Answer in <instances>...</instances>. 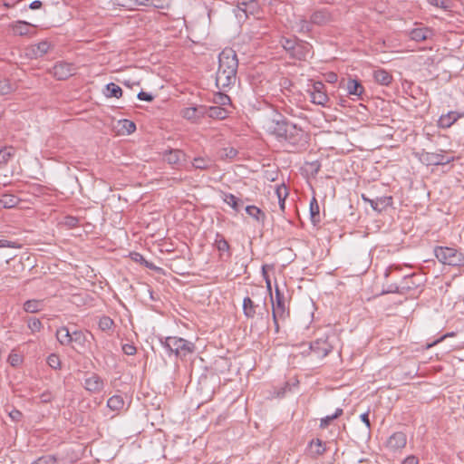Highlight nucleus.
<instances>
[{"label": "nucleus", "instance_id": "nucleus-1", "mask_svg": "<svg viewBox=\"0 0 464 464\" xmlns=\"http://www.w3.org/2000/svg\"><path fill=\"white\" fill-rule=\"evenodd\" d=\"M264 128L268 134L274 136L278 141L286 142L293 147L298 146L305 136L301 128L288 121L281 114L268 119Z\"/></svg>", "mask_w": 464, "mask_h": 464}, {"label": "nucleus", "instance_id": "nucleus-2", "mask_svg": "<svg viewBox=\"0 0 464 464\" xmlns=\"http://www.w3.org/2000/svg\"><path fill=\"white\" fill-rule=\"evenodd\" d=\"M238 60L237 53L225 48L218 55V69L216 73V84L219 89L228 88L236 83Z\"/></svg>", "mask_w": 464, "mask_h": 464}, {"label": "nucleus", "instance_id": "nucleus-3", "mask_svg": "<svg viewBox=\"0 0 464 464\" xmlns=\"http://www.w3.org/2000/svg\"><path fill=\"white\" fill-rule=\"evenodd\" d=\"M161 345L169 352L178 357H186L194 353L195 344L192 342L177 336H169L160 340Z\"/></svg>", "mask_w": 464, "mask_h": 464}, {"label": "nucleus", "instance_id": "nucleus-4", "mask_svg": "<svg viewBox=\"0 0 464 464\" xmlns=\"http://www.w3.org/2000/svg\"><path fill=\"white\" fill-rule=\"evenodd\" d=\"M434 255L444 265L452 266L464 265L463 254L453 247L436 246L434 248Z\"/></svg>", "mask_w": 464, "mask_h": 464}, {"label": "nucleus", "instance_id": "nucleus-5", "mask_svg": "<svg viewBox=\"0 0 464 464\" xmlns=\"http://www.w3.org/2000/svg\"><path fill=\"white\" fill-rule=\"evenodd\" d=\"M267 285L272 301V315L275 324V331L276 333H279V322H284L287 317H289V310L285 308V301L274 302L269 281H267Z\"/></svg>", "mask_w": 464, "mask_h": 464}, {"label": "nucleus", "instance_id": "nucleus-6", "mask_svg": "<svg viewBox=\"0 0 464 464\" xmlns=\"http://www.w3.org/2000/svg\"><path fill=\"white\" fill-rule=\"evenodd\" d=\"M423 276L420 274L412 273L404 276L401 281V294H411L418 291L423 285Z\"/></svg>", "mask_w": 464, "mask_h": 464}, {"label": "nucleus", "instance_id": "nucleus-7", "mask_svg": "<svg viewBox=\"0 0 464 464\" xmlns=\"http://www.w3.org/2000/svg\"><path fill=\"white\" fill-rule=\"evenodd\" d=\"M310 349L314 354L317 355V357L324 358L333 351L334 345L330 340V337L324 336L312 342L310 344Z\"/></svg>", "mask_w": 464, "mask_h": 464}, {"label": "nucleus", "instance_id": "nucleus-8", "mask_svg": "<svg viewBox=\"0 0 464 464\" xmlns=\"http://www.w3.org/2000/svg\"><path fill=\"white\" fill-rule=\"evenodd\" d=\"M325 85L322 82H314L312 88L307 90L311 102L317 105L325 106L329 98L325 92Z\"/></svg>", "mask_w": 464, "mask_h": 464}, {"label": "nucleus", "instance_id": "nucleus-9", "mask_svg": "<svg viewBox=\"0 0 464 464\" xmlns=\"http://www.w3.org/2000/svg\"><path fill=\"white\" fill-rule=\"evenodd\" d=\"M76 67L72 63L58 62L51 69L50 72L59 81L66 80L75 73Z\"/></svg>", "mask_w": 464, "mask_h": 464}, {"label": "nucleus", "instance_id": "nucleus-10", "mask_svg": "<svg viewBox=\"0 0 464 464\" xmlns=\"http://www.w3.org/2000/svg\"><path fill=\"white\" fill-rule=\"evenodd\" d=\"M243 314L246 318L253 319L257 314H268V310L266 303H264L263 308H260L259 305L256 304L249 296H246L243 299Z\"/></svg>", "mask_w": 464, "mask_h": 464}, {"label": "nucleus", "instance_id": "nucleus-11", "mask_svg": "<svg viewBox=\"0 0 464 464\" xmlns=\"http://www.w3.org/2000/svg\"><path fill=\"white\" fill-rule=\"evenodd\" d=\"M422 160L427 165H447L454 160V157L445 155L443 150L440 152H424L422 153Z\"/></svg>", "mask_w": 464, "mask_h": 464}, {"label": "nucleus", "instance_id": "nucleus-12", "mask_svg": "<svg viewBox=\"0 0 464 464\" xmlns=\"http://www.w3.org/2000/svg\"><path fill=\"white\" fill-rule=\"evenodd\" d=\"M206 106L197 105L182 109L180 111V115L184 119L196 123L206 116Z\"/></svg>", "mask_w": 464, "mask_h": 464}, {"label": "nucleus", "instance_id": "nucleus-13", "mask_svg": "<svg viewBox=\"0 0 464 464\" xmlns=\"http://www.w3.org/2000/svg\"><path fill=\"white\" fill-rule=\"evenodd\" d=\"M84 389L91 393H99L104 387L103 380L96 373H91L84 378Z\"/></svg>", "mask_w": 464, "mask_h": 464}, {"label": "nucleus", "instance_id": "nucleus-14", "mask_svg": "<svg viewBox=\"0 0 464 464\" xmlns=\"http://www.w3.org/2000/svg\"><path fill=\"white\" fill-rule=\"evenodd\" d=\"M407 443V437L403 432H394L386 441V448L391 451L403 449Z\"/></svg>", "mask_w": 464, "mask_h": 464}, {"label": "nucleus", "instance_id": "nucleus-15", "mask_svg": "<svg viewBox=\"0 0 464 464\" xmlns=\"http://www.w3.org/2000/svg\"><path fill=\"white\" fill-rule=\"evenodd\" d=\"M310 20L312 24L323 26L333 21V15L327 8H322L314 11L311 14Z\"/></svg>", "mask_w": 464, "mask_h": 464}, {"label": "nucleus", "instance_id": "nucleus-16", "mask_svg": "<svg viewBox=\"0 0 464 464\" xmlns=\"http://www.w3.org/2000/svg\"><path fill=\"white\" fill-rule=\"evenodd\" d=\"M312 50V45L304 41L298 40L290 56L299 61L306 60Z\"/></svg>", "mask_w": 464, "mask_h": 464}, {"label": "nucleus", "instance_id": "nucleus-17", "mask_svg": "<svg viewBox=\"0 0 464 464\" xmlns=\"http://www.w3.org/2000/svg\"><path fill=\"white\" fill-rule=\"evenodd\" d=\"M362 199L366 202H369L373 210L381 213L387 207L392 204V197H380L375 199H370L366 198L364 195L362 196Z\"/></svg>", "mask_w": 464, "mask_h": 464}, {"label": "nucleus", "instance_id": "nucleus-18", "mask_svg": "<svg viewBox=\"0 0 464 464\" xmlns=\"http://www.w3.org/2000/svg\"><path fill=\"white\" fill-rule=\"evenodd\" d=\"M257 10L258 5L256 0H251L249 3L243 2L238 5L236 15L238 19L247 18L249 14H255Z\"/></svg>", "mask_w": 464, "mask_h": 464}, {"label": "nucleus", "instance_id": "nucleus-19", "mask_svg": "<svg viewBox=\"0 0 464 464\" xmlns=\"http://www.w3.org/2000/svg\"><path fill=\"white\" fill-rule=\"evenodd\" d=\"M345 89L349 95L355 96L358 100H362L364 87L359 80L349 78L347 80Z\"/></svg>", "mask_w": 464, "mask_h": 464}, {"label": "nucleus", "instance_id": "nucleus-20", "mask_svg": "<svg viewBox=\"0 0 464 464\" xmlns=\"http://www.w3.org/2000/svg\"><path fill=\"white\" fill-rule=\"evenodd\" d=\"M10 26L13 30L14 34L20 35V36L29 34L30 28L34 27V25L31 24L30 23L25 22V21H21V20L16 21L15 23L12 24Z\"/></svg>", "mask_w": 464, "mask_h": 464}, {"label": "nucleus", "instance_id": "nucleus-21", "mask_svg": "<svg viewBox=\"0 0 464 464\" xmlns=\"http://www.w3.org/2000/svg\"><path fill=\"white\" fill-rule=\"evenodd\" d=\"M222 198L226 204L231 207L236 212H238L244 205L242 199L238 198L231 193H222Z\"/></svg>", "mask_w": 464, "mask_h": 464}, {"label": "nucleus", "instance_id": "nucleus-22", "mask_svg": "<svg viewBox=\"0 0 464 464\" xmlns=\"http://www.w3.org/2000/svg\"><path fill=\"white\" fill-rule=\"evenodd\" d=\"M171 0H141L140 7H153L155 9H169Z\"/></svg>", "mask_w": 464, "mask_h": 464}, {"label": "nucleus", "instance_id": "nucleus-23", "mask_svg": "<svg viewBox=\"0 0 464 464\" xmlns=\"http://www.w3.org/2000/svg\"><path fill=\"white\" fill-rule=\"evenodd\" d=\"M373 78L379 84L388 86L392 81V76L384 69H378L373 72Z\"/></svg>", "mask_w": 464, "mask_h": 464}, {"label": "nucleus", "instance_id": "nucleus-24", "mask_svg": "<svg viewBox=\"0 0 464 464\" xmlns=\"http://www.w3.org/2000/svg\"><path fill=\"white\" fill-rule=\"evenodd\" d=\"M459 117V114L457 111H450L445 115H441L438 121L439 126L443 129L450 128L455 121H457Z\"/></svg>", "mask_w": 464, "mask_h": 464}, {"label": "nucleus", "instance_id": "nucleus-25", "mask_svg": "<svg viewBox=\"0 0 464 464\" xmlns=\"http://www.w3.org/2000/svg\"><path fill=\"white\" fill-rule=\"evenodd\" d=\"M184 157L185 153L180 150H169L164 153V160L172 165L179 164Z\"/></svg>", "mask_w": 464, "mask_h": 464}, {"label": "nucleus", "instance_id": "nucleus-26", "mask_svg": "<svg viewBox=\"0 0 464 464\" xmlns=\"http://www.w3.org/2000/svg\"><path fill=\"white\" fill-rule=\"evenodd\" d=\"M213 164L214 162L209 157H196L192 161L193 168L200 170L209 169Z\"/></svg>", "mask_w": 464, "mask_h": 464}, {"label": "nucleus", "instance_id": "nucleus-27", "mask_svg": "<svg viewBox=\"0 0 464 464\" xmlns=\"http://www.w3.org/2000/svg\"><path fill=\"white\" fill-rule=\"evenodd\" d=\"M55 335L61 344L69 345L72 343V333L66 326L57 329Z\"/></svg>", "mask_w": 464, "mask_h": 464}, {"label": "nucleus", "instance_id": "nucleus-28", "mask_svg": "<svg viewBox=\"0 0 464 464\" xmlns=\"http://www.w3.org/2000/svg\"><path fill=\"white\" fill-rule=\"evenodd\" d=\"M141 0H111L113 5L127 10H138L140 7Z\"/></svg>", "mask_w": 464, "mask_h": 464}, {"label": "nucleus", "instance_id": "nucleus-29", "mask_svg": "<svg viewBox=\"0 0 464 464\" xmlns=\"http://www.w3.org/2000/svg\"><path fill=\"white\" fill-rule=\"evenodd\" d=\"M246 212L247 213V215L252 217L256 221L264 224L266 216L265 212L258 207L246 206Z\"/></svg>", "mask_w": 464, "mask_h": 464}, {"label": "nucleus", "instance_id": "nucleus-30", "mask_svg": "<svg viewBox=\"0 0 464 464\" xmlns=\"http://www.w3.org/2000/svg\"><path fill=\"white\" fill-rule=\"evenodd\" d=\"M206 116L213 119L223 120L227 116V111L219 106L206 107Z\"/></svg>", "mask_w": 464, "mask_h": 464}, {"label": "nucleus", "instance_id": "nucleus-31", "mask_svg": "<svg viewBox=\"0 0 464 464\" xmlns=\"http://www.w3.org/2000/svg\"><path fill=\"white\" fill-rule=\"evenodd\" d=\"M214 245L219 252H227V256H231L230 245L221 234L217 233Z\"/></svg>", "mask_w": 464, "mask_h": 464}, {"label": "nucleus", "instance_id": "nucleus-32", "mask_svg": "<svg viewBox=\"0 0 464 464\" xmlns=\"http://www.w3.org/2000/svg\"><path fill=\"white\" fill-rule=\"evenodd\" d=\"M43 308H44V301L43 300L31 299V300H27L24 304V310L26 313H31V314L37 313V312L43 310Z\"/></svg>", "mask_w": 464, "mask_h": 464}, {"label": "nucleus", "instance_id": "nucleus-33", "mask_svg": "<svg viewBox=\"0 0 464 464\" xmlns=\"http://www.w3.org/2000/svg\"><path fill=\"white\" fill-rule=\"evenodd\" d=\"M430 31L428 28H415L410 32V38L416 42H421L429 37Z\"/></svg>", "mask_w": 464, "mask_h": 464}, {"label": "nucleus", "instance_id": "nucleus-34", "mask_svg": "<svg viewBox=\"0 0 464 464\" xmlns=\"http://www.w3.org/2000/svg\"><path fill=\"white\" fill-rule=\"evenodd\" d=\"M105 89L106 91L104 92V95L107 98L114 97L119 99L122 96V89L114 82H110L106 84Z\"/></svg>", "mask_w": 464, "mask_h": 464}, {"label": "nucleus", "instance_id": "nucleus-35", "mask_svg": "<svg viewBox=\"0 0 464 464\" xmlns=\"http://www.w3.org/2000/svg\"><path fill=\"white\" fill-rule=\"evenodd\" d=\"M310 218L314 225L320 222V208L315 198H313L310 202Z\"/></svg>", "mask_w": 464, "mask_h": 464}, {"label": "nucleus", "instance_id": "nucleus-36", "mask_svg": "<svg viewBox=\"0 0 464 464\" xmlns=\"http://www.w3.org/2000/svg\"><path fill=\"white\" fill-rule=\"evenodd\" d=\"M15 150L14 147H5L0 149V166L6 165L14 156Z\"/></svg>", "mask_w": 464, "mask_h": 464}, {"label": "nucleus", "instance_id": "nucleus-37", "mask_svg": "<svg viewBox=\"0 0 464 464\" xmlns=\"http://www.w3.org/2000/svg\"><path fill=\"white\" fill-rule=\"evenodd\" d=\"M107 406L112 411H120L124 407V400L121 395H113L107 401Z\"/></svg>", "mask_w": 464, "mask_h": 464}, {"label": "nucleus", "instance_id": "nucleus-38", "mask_svg": "<svg viewBox=\"0 0 464 464\" xmlns=\"http://www.w3.org/2000/svg\"><path fill=\"white\" fill-rule=\"evenodd\" d=\"M19 202V198L12 194H4L0 198V203L5 208H14Z\"/></svg>", "mask_w": 464, "mask_h": 464}, {"label": "nucleus", "instance_id": "nucleus-39", "mask_svg": "<svg viewBox=\"0 0 464 464\" xmlns=\"http://www.w3.org/2000/svg\"><path fill=\"white\" fill-rule=\"evenodd\" d=\"M310 448L312 449L313 453L316 456L323 455L326 450L325 442L320 439L313 440L310 442Z\"/></svg>", "mask_w": 464, "mask_h": 464}, {"label": "nucleus", "instance_id": "nucleus-40", "mask_svg": "<svg viewBox=\"0 0 464 464\" xmlns=\"http://www.w3.org/2000/svg\"><path fill=\"white\" fill-rule=\"evenodd\" d=\"M51 47V44L47 41H42L33 46V53L34 56H43L45 54Z\"/></svg>", "mask_w": 464, "mask_h": 464}, {"label": "nucleus", "instance_id": "nucleus-41", "mask_svg": "<svg viewBox=\"0 0 464 464\" xmlns=\"http://www.w3.org/2000/svg\"><path fill=\"white\" fill-rule=\"evenodd\" d=\"M86 334L82 331H73L72 332V343H75L80 347H84L86 343Z\"/></svg>", "mask_w": 464, "mask_h": 464}, {"label": "nucleus", "instance_id": "nucleus-42", "mask_svg": "<svg viewBox=\"0 0 464 464\" xmlns=\"http://www.w3.org/2000/svg\"><path fill=\"white\" fill-rule=\"evenodd\" d=\"M312 25L311 20L300 19L295 23L296 31L304 34L310 33L312 31Z\"/></svg>", "mask_w": 464, "mask_h": 464}, {"label": "nucleus", "instance_id": "nucleus-43", "mask_svg": "<svg viewBox=\"0 0 464 464\" xmlns=\"http://www.w3.org/2000/svg\"><path fill=\"white\" fill-rule=\"evenodd\" d=\"M14 90V84L10 80L3 79L0 80V95H6L11 93Z\"/></svg>", "mask_w": 464, "mask_h": 464}, {"label": "nucleus", "instance_id": "nucleus-44", "mask_svg": "<svg viewBox=\"0 0 464 464\" xmlns=\"http://www.w3.org/2000/svg\"><path fill=\"white\" fill-rule=\"evenodd\" d=\"M276 195H277V199H278V203H279V207H280V209L282 211H285V198L288 195V193L286 192V188H276Z\"/></svg>", "mask_w": 464, "mask_h": 464}, {"label": "nucleus", "instance_id": "nucleus-45", "mask_svg": "<svg viewBox=\"0 0 464 464\" xmlns=\"http://www.w3.org/2000/svg\"><path fill=\"white\" fill-rule=\"evenodd\" d=\"M297 41L296 39H290V38H285L283 37L280 41V44L282 45V47L289 53V55L291 54V53L293 52L294 48H295V45L297 44Z\"/></svg>", "mask_w": 464, "mask_h": 464}, {"label": "nucleus", "instance_id": "nucleus-46", "mask_svg": "<svg viewBox=\"0 0 464 464\" xmlns=\"http://www.w3.org/2000/svg\"><path fill=\"white\" fill-rule=\"evenodd\" d=\"M57 459L54 455H44L34 461L32 462V464H56Z\"/></svg>", "mask_w": 464, "mask_h": 464}, {"label": "nucleus", "instance_id": "nucleus-47", "mask_svg": "<svg viewBox=\"0 0 464 464\" xmlns=\"http://www.w3.org/2000/svg\"><path fill=\"white\" fill-rule=\"evenodd\" d=\"M113 324H114L113 320L111 318H110L109 316H102L99 320V328L102 331L110 330Z\"/></svg>", "mask_w": 464, "mask_h": 464}, {"label": "nucleus", "instance_id": "nucleus-48", "mask_svg": "<svg viewBox=\"0 0 464 464\" xmlns=\"http://www.w3.org/2000/svg\"><path fill=\"white\" fill-rule=\"evenodd\" d=\"M306 170L312 175L315 176L319 172L321 169V163L318 160H314L311 162H306Z\"/></svg>", "mask_w": 464, "mask_h": 464}, {"label": "nucleus", "instance_id": "nucleus-49", "mask_svg": "<svg viewBox=\"0 0 464 464\" xmlns=\"http://www.w3.org/2000/svg\"><path fill=\"white\" fill-rule=\"evenodd\" d=\"M47 363L51 368L54 370L61 368V360L55 353H52L47 357Z\"/></svg>", "mask_w": 464, "mask_h": 464}, {"label": "nucleus", "instance_id": "nucleus-50", "mask_svg": "<svg viewBox=\"0 0 464 464\" xmlns=\"http://www.w3.org/2000/svg\"><path fill=\"white\" fill-rule=\"evenodd\" d=\"M43 327L42 322L38 318H29L28 320V328L33 332H40Z\"/></svg>", "mask_w": 464, "mask_h": 464}, {"label": "nucleus", "instance_id": "nucleus-51", "mask_svg": "<svg viewBox=\"0 0 464 464\" xmlns=\"http://www.w3.org/2000/svg\"><path fill=\"white\" fill-rule=\"evenodd\" d=\"M401 283H392L387 285V286L382 290L383 294H391V293H398L401 294Z\"/></svg>", "mask_w": 464, "mask_h": 464}, {"label": "nucleus", "instance_id": "nucleus-52", "mask_svg": "<svg viewBox=\"0 0 464 464\" xmlns=\"http://www.w3.org/2000/svg\"><path fill=\"white\" fill-rule=\"evenodd\" d=\"M428 3L433 6L440 7L443 10H448L450 8V5L448 0H427Z\"/></svg>", "mask_w": 464, "mask_h": 464}, {"label": "nucleus", "instance_id": "nucleus-53", "mask_svg": "<svg viewBox=\"0 0 464 464\" xmlns=\"http://www.w3.org/2000/svg\"><path fill=\"white\" fill-rule=\"evenodd\" d=\"M121 126L123 129L126 130V132L128 134H130L136 130V125L133 121L130 120H123L121 121Z\"/></svg>", "mask_w": 464, "mask_h": 464}, {"label": "nucleus", "instance_id": "nucleus-54", "mask_svg": "<svg viewBox=\"0 0 464 464\" xmlns=\"http://www.w3.org/2000/svg\"><path fill=\"white\" fill-rule=\"evenodd\" d=\"M215 102L220 105H226L230 103V98L228 95L224 93H218L215 99Z\"/></svg>", "mask_w": 464, "mask_h": 464}, {"label": "nucleus", "instance_id": "nucleus-55", "mask_svg": "<svg viewBox=\"0 0 464 464\" xmlns=\"http://www.w3.org/2000/svg\"><path fill=\"white\" fill-rule=\"evenodd\" d=\"M122 352L127 355H134L137 352V349L131 343H125L122 345Z\"/></svg>", "mask_w": 464, "mask_h": 464}, {"label": "nucleus", "instance_id": "nucleus-56", "mask_svg": "<svg viewBox=\"0 0 464 464\" xmlns=\"http://www.w3.org/2000/svg\"><path fill=\"white\" fill-rule=\"evenodd\" d=\"M40 400L43 403H49L53 400V395L52 392L45 391L40 395Z\"/></svg>", "mask_w": 464, "mask_h": 464}, {"label": "nucleus", "instance_id": "nucleus-57", "mask_svg": "<svg viewBox=\"0 0 464 464\" xmlns=\"http://www.w3.org/2000/svg\"><path fill=\"white\" fill-rule=\"evenodd\" d=\"M138 99L140 100V101H145V102H152L154 100V96L151 94V93H149V92H140L138 93Z\"/></svg>", "mask_w": 464, "mask_h": 464}, {"label": "nucleus", "instance_id": "nucleus-58", "mask_svg": "<svg viewBox=\"0 0 464 464\" xmlns=\"http://www.w3.org/2000/svg\"><path fill=\"white\" fill-rule=\"evenodd\" d=\"M334 420H335V419L334 418L333 414L322 418L320 420V428L321 429L327 428L330 425L331 421Z\"/></svg>", "mask_w": 464, "mask_h": 464}, {"label": "nucleus", "instance_id": "nucleus-59", "mask_svg": "<svg viewBox=\"0 0 464 464\" xmlns=\"http://www.w3.org/2000/svg\"><path fill=\"white\" fill-rule=\"evenodd\" d=\"M9 417L14 420V421H20L22 417H23V413L19 411V410H16V409H14L12 410L10 412H9Z\"/></svg>", "mask_w": 464, "mask_h": 464}, {"label": "nucleus", "instance_id": "nucleus-60", "mask_svg": "<svg viewBox=\"0 0 464 464\" xmlns=\"http://www.w3.org/2000/svg\"><path fill=\"white\" fill-rule=\"evenodd\" d=\"M16 246H17V244L15 242L5 240V239H0V247L14 248Z\"/></svg>", "mask_w": 464, "mask_h": 464}, {"label": "nucleus", "instance_id": "nucleus-61", "mask_svg": "<svg viewBox=\"0 0 464 464\" xmlns=\"http://www.w3.org/2000/svg\"><path fill=\"white\" fill-rule=\"evenodd\" d=\"M401 464H419V459L416 456L411 455L405 458Z\"/></svg>", "mask_w": 464, "mask_h": 464}, {"label": "nucleus", "instance_id": "nucleus-62", "mask_svg": "<svg viewBox=\"0 0 464 464\" xmlns=\"http://www.w3.org/2000/svg\"><path fill=\"white\" fill-rule=\"evenodd\" d=\"M79 219L74 217H66L65 224L69 227H76L78 225Z\"/></svg>", "mask_w": 464, "mask_h": 464}, {"label": "nucleus", "instance_id": "nucleus-63", "mask_svg": "<svg viewBox=\"0 0 464 464\" xmlns=\"http://www.w3.org/2000/svg\"><path fill=\"white\" fill-rule=\"evenodd\" d=\"M8 362L11 365L16 366L20 363L21 359L17 354L10 355L8 358Z\"/></svg>", "mask_w": 464, "mask_h": 464}, {"label": "nucleus", "instance_id": "nucleus-64", "mask_svg": "<svg viewBox=\"0 0 464 464\" xmlns=\"http://www.w3.org/2000/svg\"><path fill=\"white\" fill-rule=\"evenodd\" d=\"M225 151L226 157L229 159H233L237 155V150H235L234 148H226Z\"/></svg>", "mask_w": 464, "mask_h": 464}]
</instances>
